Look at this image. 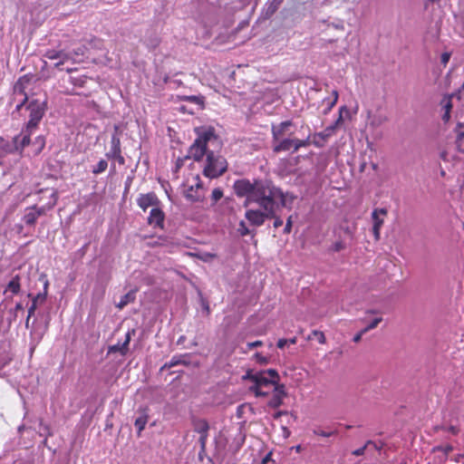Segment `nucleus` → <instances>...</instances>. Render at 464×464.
<instances>
[{"mask_svg": "<svg viewBox=\"0 0 464 464\" xmlns=\"http://www.w3.org/2000/svg\"><path fill=\"white\" fill-rule=\"evenodd\" d=\"M294 150V139H280L279 140H274L273 150L275 152L288 151Z\"/></svg>", "mask_w": 464, "mask_h": 464, "instance_id": "obj_18", "label": "nucleus"}, {"mask_svg": "<svg viewBox=\"0 0 464 464\" xmlns=\"http://www.w3.org/2000/svg\"><path fill=\"white\" fill-rule=\"evenodd\" d=\"M111 159L117 160L119 162V164H121V165H124L125 164V159L121 155V151L117 153L116 155H114Z\"/></svg>", "mask_w": 464, "mask_h": 464, "instance_id": "obj_44", "label": "nucleus"}, {"mask_svg": "<svg viewBox=\"0 0 464 464\" xmlns=\"http://www.w3.org/2000/svg\"><path fill=\"white\" fill-rule=\"evenodd\" d=\"M223 197V190L220 188H216L211 193V200L216 204Z\"/></svg>", "mask_w": 464, "mask_h": 464, "instance_id": "obj_35", "label": "nucleus"}, {"mask_svg": "<svg viewBox=\"0 0 464 464\" xmlns=\"http://www.w3.org/2000/svg\"><path fill=\"white\" fill-rule=\"evenodd\" d=\"M186 355L173 356L169 362H166L164 367L171 368L179 364H187Z\"/></svg>", "mask_w": 464, "mask_h": 464, "instance_id": "obj_28", "label": "nucleus"}, {"mask_svg": "<svg viewBox=\"0 0 464 464\" xmlns=\"http://www.w3.org/2000/svg\"><path fill=\"white\" fill-rule=\"evenodd\" d=\"M365 333H362V330H361L357 334H355L353 336V342L355 343H358L361 341L362 339V336Z\"/></svg>", "mask_w": 464, "mask_h": 464, "instance_id": "obj_50", "label": "nucleus"}, {"mask_svg": "<svg viewBox=\"0 0 464 464\" xmlns=\"http://www.w3.org/2000/svg\"><path fill=\"white\" fill-rule=\"evenodd\" d=\"M14 309H15V311L23 310V305H22V304H20V303L16 304V305H15Z\"/></svg>", "mask_w": 464, "mask_h": 464, "instance_id": "obj_55", "label": "nucleus"}, {"mask_svg": "<svg viewBox=\"0 0 464 464\" xmlns=\"http://www.w3.org/2000/svg\"><path fill=\"white\" fill-rule=\"evenodd\" d=\"M205 193L206 189L198 176L193 177L192 183L184 191L186 198L190 202H202Z\"/></svg>", "mask_w": 464, "mask_h": 464, "instance_id": "obj_8", "label": "nucleus"}, {"mask_svg": "<svg viewBox=\"0 0 464 464\" xmlns=\"http://www.w3.org/2000/svg\"><path fill=\"white\" fill-rule=\"evenodd\" d=\"M208 437V434L199 435L198 442L200 444V453H203L206 450V445H207Z\"/></svg>", "mask_w": 464, "mask_h": 464, "instance_id": "obj_40", "label": "nucleus"}, {"mask_svg": "<svg viewBox=\"0 0 464 464\" xmlns=\"http://www.w3.org/2000/svg\"><path fill=\"white\" fill-rule=\"evenodd\" d=\"M312 143L311 136L305 140L294 139V151H297L302 147H308Z\"/></svg>", "mask_w": 464, "mask_h": 464, "instance_id": "obj_31", "label": "nucleus"}, {"mask_svg": "<svg viewBox=\"0 0 464 464\" xmlns=\"http://www.w3.org/2000/svg\"><path fill=\"white\" fill-rule=\"evenodd\" d=\"M227 169L226 159L213 151L207 153V161L203 174L209 179H216L221 176Z\"/></svg>", "mask_w": 464, "mask_h": 464, "instance_id": "obj_5", "label": "nucleus"}, {"mask_svg": "<svg viewBox=\"0 0 464 464\" xmlns=\"http://www.w3.org/2000/svg\"><path fill=\"white\" fill-rule=\"evenodd\" d=\"M443 120L448 121L450 119V112L449 111H446L445 114L443 115Z\"/></svg>", "mask_w": 464, "mask_h": 464, "instance_id": "obj_54", "label": "nucleus"}, {"mask_svg": "<svg viewBox=\"0 0 464 464\" xmlns=\"http://www.w3.org/2000/svg\"><path fill=\"white\" fill-rule=\"evenodd\" d=\"M44 57L49 60H58V62L55 63V67L57 68L72 58L70 53L54 49L46 51Z\"/></svg>", "mask_w": 464, "mask_h": 464, "instance_id": "obj_12", "label": "nucleus"}, {"mask_svg": "<svg viewBox=\"0 0 464 464\" xmlns=\"http://www.w3.org/2000/svg\"><path fill=\"white\" fill-rule=\"evenodd\" d=\"M273 218H275V221H274V227H275L276 228H277V227H281V226L283 225V219H282L281 218L276 217V216L275 215V217H274Z\"/></svg>", "mask_w": 464, "mask_h": 464, "instance_id": "obj_45", "label": "nucleus"}, {"mask_svg": "<svg viewBox=\"0 0 464 464\" xmlns=\"http://www.w3.org/2000/svg\"><path fill=\"white\" fill-rule=\"evenodd\" d=\"M296 343V338L288 339V343L295 344Z\"/></svg>", "mask_w": 464, "mask_h": 464, "instance_id": "obj_57", "label": "nucleus"}, {"mask_svg": "<svg viewBox=\"0 0 464 464\" xmlns=\"http://www.w3.org/2000/svg\"><path fill=\"white\" fill-rule=\"evenodd\" d=\"M450 108H451L450 103H448V104L446 105V111H450Z\"/></svg>", "mask_w": 464, "mask_h": 464, "instance_id": "obj_60", "label": "nucleus"}, {"mask_svg": "<svg viewBox=\"0 0 464 464\" xmlns=\"http://www.w3.org/2000/svg\"><path fill=\"white\" fill-rule=\"evenodd\" d=\"M265 463H266V459H264V461H263V464H265Z\"/></svg>", "mask_w": 464, "mask_h": 464, "instance_id": "obj_63", "label": "nucleus"}, {"mask_svg": "<svg viewBox=\"0 0 464 464\" xmlns=\"http://www.w3.org/2000/svg\"><path fill=\"white\" fill-rule=\"evenodd\" d=\"M368 124L370 127L373 129H377L381 127L382 124L388 121V117L384 113L382 112H372L368 111L367 112Z\"/></svg>", "mask_w": 464, "mask_h": 464, "instance_id": "obj_14", "label": "nucleus"}, {"mask_svg": "<svg viewBox=\"0 0 464 464\" xmlns=\"http://www.w3.org/2000/svg\"><path fill=\"white\" fill-rule=\"evenodd\" d=\"M84 50L85 48L84 47H81V48H78L77 50L74 51V54L75 55H83L84 54Z\"/></svg>", "mask_w": 464, "mask_h": 464, "instance_id": "obj_51", "label": "nucleus"}, {"mask_svg": "<svg viewBox=\"0 0 464 464\" xmlns=\"http://www.w3.org/2000/svg\"><path fill=\"white\" fill-rule=\"evenodd\" d=\"M33 81L28 75H24L18 79L14 86L13 100L16 102L15 109L20 111L21 108L28 102L26 109L29 111V121L27 123V130L34 129L42 118L44 117L46 110L45 98H31Z\"/></svg>", "mask_w": 464, "mask_h": 464, "instance_id": "obj_1", "label": "nucleus"}, {"mask_svg": "<svg viewBox=\"0 0 464 464\" xmlns=\"http://www.w3.org/2000/svg\"><path fill=\"white\" fill-rule=\"evenodd\" d=\"M328 138H330V135L324 130L313 135L312 143L317 148H322Z\"/></svg>", "mask_w": 464, "mask_h": 464, "instance_id": "obj_20", "label": "nucleus"}, {"mask_svg": "<svg viewBox=\"0 0 464 464\" xmlns=\"http://www.w3.org/2000/svg\"><path fill=\"white\" fill-rule=\"evenodd\" d=\"M38 303H42L41 302V298H37V295H35L34 298H33V303H32V305L29 307L28 309V316H27V319H26V322H25V327L28 328L29 327V320H30V317L34 314L36 308H37V304Z\"/></svg>", "mask_w": 464, "mask_h": 464, "instance_id": "obj_30", "label": "nucleus"}, {"mask_svg": "<svg viewBox=\"0 0 464 464\" xmlns=\"http://www.w3.org/2000/svg\"><path fill=\"white\" fill-rule=\"evenodd\" d=\"M337 101H338V92H337V91L334 90V91H333L331 97H327V98L324 99L322 102L323 104L325 106V108L324 110V114H327L333 109V107L335 105Z\"/></svg>", "mask_w": 464, "mask_h": 464, "instance_id": "obj_21", "label": "nucleus"}, {"mask_svg": "<svg viewBox=\"0 0 464 464\" xmlns=\"http://www.w3.org/2000/svg\"><path fill=\"white\" fill-rule=\"evenodd\" d=\"M213 138L214 133L210 130L199 133L188 150V157L196 161L201 160L209 152L207 150V144Z\"/></svg>", "mask_w": 464, "mask_h": 464, "instance_id": "obj_6", "label": "nucleus"}, {"mask_svg": "<svg viewBox=\"0 0 464 464\" xmlns=\"http://www.w3.org/2000/svg\"><path fill=\"white\" fill-rule=\"evenodd\" d=\"M371 444H372V441H368L364 446H362V447H361V448H359V449H357V450H354L353 451V454L354 456H362V455H363V454H364V452H365L366 448H367L369 445H371Z\"/></svg>", "mask_w": 464, "mask_h": 464, "instance_id": "obj_41", "label": "nucleus"}, {"mask_svg": "<svg viewBox=\"0 0 464 464\" xmlns=\"http://www.w3.org/2000/svg\"><path fill=\"white\" fill-rule=\"evenodd\" d=\"M147 422H148V416L146 414H141L135 420L134 425L138 430L139 436L140 435L141 431L144 430Z\"/></svg>", "mask_w": 464, "mask_h": 464, "instance_id": "obj_29", "label": "nucleus"}, {"mask_svg": "<svg viewBox=\"0 0 464 464\" xmlns=\"http://www.w3.org/2000/svg\"><path fill=\"white\" fill-rule=\"evenodd\" d=\"M266 195V191L261 192L260 197L255 196L254 202L256 203L261 209H248L246 211L245 218L247 219L250 225L255 227L262 226L266 219L272 218L275 217V212L279 207L285 206V195L283 191L277 192L271 195L268 192Z\"/></svg>", "mask_w": 464, "mask_h": 464, "instance_id": "obj_2", "label": "nucleus"}, {"mask_svg": "<svg viewBox=\"0 0 464 464\" xmlns=\"http://www.w3.org/2000/svg\"><path fill=\"white\" fill-rule=\"evenodd\" d=\"M189 101H196L198 98L196 96H190L188 98Z\"/></svg>", "mask_w": 464, "mask_h": 464, "instance_id": "obj_59", "label": "nucleus"}, {"mask_svg": "<svg viewBox=\"0 0 464 464\" xmlns=\"http://www.w3.org/2000/svg\"><path fill=\"white\" fill-rule=\"evenodd\" d=\"M343 111H345V112H348L346 107L343 106L340 108V114H339V117L338 119L336 120V121L328 126L327 128L324 129V130L330 135V137L334 134V130H336L337 126L343 121Z\"/></svg>", "mask_w": 464, "mask_h": 464, "instance_id": "obj_26", "label": "nucleus"}, {"mask_svg": "<svg viewBox=\"0 0 464 464\" xmlns=\"http://www.w3.org/2000/svg\"><path fill=\"white\" fill-rule=\"evenodd\" d=\"M387 215V210L385 208H376L372 213V218L373 220V226L380 227L383 225L384 219L383 217Z\"/></svg>", "mask_w": 464, "mask_h": 464, "instance_id": "obj_19", "label": "nucleus"}, {"mask_svg": "<svg viewBox=\"0 0 464 464\" xmlns=\"http://www.w3.org/2000/svg\"><path fill=\"white\" fill-rule=\"evenodd\" d=\"M134 300H135V292L134 291H130L129 293H127L126 295L121 296L120 302L117 304V307L119 309H122L127 304H129L130 303H133Z\"/></svg>", "mask_w": 464, "mask_h": 464, "instance_id": "obj_25", "label": "nucleus"}, {"mask_svg": "<svg viewBox=\"0 0 464 464\" xmlns=\"http://www.w3.org/2000/svg\"><path fill=\"white\" fill-rule=\"evenodd\" d=\"M131 333L129 331L125 335L123 343H118L114 345L110 346L109 353H120L121 355H125L129 350V343L130 342Z\"/></svg>", "mask_w": 464, "mask_h": 464, "instance_id": "obj_17", "label": "nucleus"}, {"mask_svg": "<svg viewBox=\"0 0 464 464\" xmlns=\"http://www.w3.org/2000/svg\"><path fill=\"white\" fill-rule=\"evenodd\" d=\"M293 217L290 216L288 217L287 220H286V224H285V227L284 228V233L285 234H289L291 233V230H292V224H293Z\"/></svg>", "mask_w": 464, "mask_h": 464, "instance_id": "obj_42", "label": "nucleus"}, {"mask_svg": "<svg viewBox=\"0 0 464 464\" xmlns=\"http://www.w3.org/2000/svg\"><path fill=\"white\" fill-rule=\"evenodd\" d=\"M263 392H266V393L263 397H266L269 395L271 392H273V388H263Z\"/></svg>", "mask_w": 464, "mask_h": 464, "instance_id": "obj_53", "label": "nucleus"}, {"mask_svg": "<svg viewBox=\"0 0 464 464\" xmlns=\"http://www.w3.org/2000/svg\"><path fill=\"white\" fill-rule=\"evenodd\" d=\"M284 0H268L266 5V14L272 15L279 8Z\"/></svg>", "mask_w": 464, "mask_h": 464, "instance_id": "obj_24", "label": "nucleus"}, {"mask_svg": "<svg viewBox=\"0 0 464 464\" xmlns=\"http://www.w3.org/2000/svg\"><path fill=\"white\" fill-rule=\"evenodd\" d=\"M440 158L444 160H446V152H441Z\"/></svg>", "mask_w": 464, "mask_h": 464, "instance_id": "obj_58", "label": "nucleus"}, {"mask_svg": "<svg viewBox=\"0 0 464 464\" xmlns=\"http://www.w3.org/2000/svg\"><path fill=\"white\" fill-rule=\"evenodd\" d=\"M16 150H19L18 137H14L11 140L0 137V160L8 154L16 152Z\"/></svg>", "mask_w": 464, "mask_h": 464, "instance_id": "obj_10", "label": "nucleus"}, {"mask_svg": "<svg viewBox=\"0 0 464 464\" xmlns=\"http://www.w3.org/2000/svg\"><path fill=\"white\" fill-rule=\"evenodd\" d=\"M272 397L267 402L270 408L276 409L283 404V401L286 396V392L284 384L275 385L272 387Z\"/></svg>", "mask_w": 464, "mask_h": 464, "instance_id": "obj_9", "label": "nucleus"}, {"mask_svg": "<svg viewBox=\"0 0 464 464\" xmlns=\"http://www.w3.org/2000/svg\"><path fill=\"white\" fill-rule=\"evenodd\" d=\"M293 122L291 121H282L278 125L272 126L273 140H279L288 133V130L292 127Z\"/></svg>", "mask_w": 464, "mask_h": 464, "instance_id": "obj_15", "label": "nucleus"}, {"mask_svg": "<svg viewBox=\"0 0 464 464\" xmlns=\"http://www.w3.org/2000/svg\"><path fill=\"white\" fill-rule=\"evenodd\" d=\"M165 215L163 211L158 208H152L148 218V223L155 227H163Z\"/></svg>", "mask_w": 464, "mask_h": 464, "instance_id": "obj_13", "label": "nucleus"}, {"mask_svg": "<svg viewBox=\"0 0 464 464\" xmlns=\"http://www.w3.org/2000/svg\"><path fill=\"white\" fill-rule=\"evenodd\" d=\"M118 130H119V127L115 126L114 127L115 132L111 135V150L109 152L106 153L107 158H111L114 155H116L117 153L121 151V140L118 135Z\"/></svg>", "mask_w": 464, "mask_h": 464, "instance_id": "obj_16", "label": "nucleus"}, {"mask_svg": "<svg viewBox=\"0 0 464 464\" xmlns=\"http://www.w3.org/2000/svg\"><path fill=\"white\" fill-rule=\"evenodd\" d=\"M462 89L464 90V82H463V84H462Z\"/></svg>", "mask_w": 464, "mask_h": 464, "instance_id": "obj_61", "label": "nucleus"}, {"mask_svg": "<svg viewBox=\"0 0 464 464\" xmlns=\"http://www.w3.org/2000/svg\"><path fill=\"white\" fill-rule=\"evenodd\" d=\"M260 345H262V342L261 341H255V342L247 343V347L249 349H253V348L258 347Z\"/></svg>", "mask_w": 464, "mask_h": 464, "instance_id": "obj_47", "label": "nucleus"}, {"mask_svg": "<svg viewBox=\"0 0 464 464\" xmlns=\"http://www.w3.org/2000/svg\"><path fill=\"white\" fill-rule=\"evenodd\" d=\"M256 356L258 362H260L261 363L266 362V359L265 357L261 356L259 353H256Z\"/></svg>", "mask_w": 464, "mask_h": 464, "instance_id": "obj_52", "label": "nucleus"}, {"mask_svg": "<svg viewBox=\"0 0 464 464\" xmlns=\"http://www.w3.org/2000/svg\"><path fill=\"white\" fill-rule=\"evenodd\" d=\"M21 285H20V276L16 275L12 278V280L8 283L5 293L10 291L13 295H17L20 292Z\"/></svg>", "mask_w": 464, "mask_h": 464, "instance_id": "obj_23", "label": "nucleus"}, {"mask_svg": "<svg viewBox=\"0 0 464 464\" xmlns=\"http://www.w3.org/2000/svg\"><path fill=\"white\" fill-rule=\"evenodd\" d=\"M288 343L287 339H279L277 342V347L283 349Z\"/></svg>", "mask_w": 464, "mask_h": 464, "instance_id": "obj_49", "label": "nucleus"}, {"mask_svg": "<svg viewBox=\"0 0 464 464\" xmlns=\"http://www.w3.org/2000/svg\"><path fill=\"white\" fill-rule=\"evenodd\" d=\"M314 434L315 435H318V436H322V437H330L332 435H334L336 433L335 430H332V431H325V430H323L321 429H314L313 430Z\"/></svg>", "mask_w": 464, "mask_h": 464, "instance_id": "obj_39", "label": "nucleus"}, {"mask_svg": "<svg viewBox=\"0 0 464 464\" xmlns=\"http://www.w3.org/2000/svg\"><path fill=\"white\" fill-rule=\"evenodd\" d=\"M265 463H266V459H264V461H263V464H265Z\"/></svg>", "mask_w": 464, "mask_h": 464, "instance_id": "obj_62", "label": "nucleus"}, {"mask_svg": "<svg viewBox=\"0 0 464 464\" xmlns=\"http://www.w3.org/2000/svg\"><path fill=\"white\" fill-rule=\"evenodd\" d=\"M372 231H373V235H374L375 239L378 240L380 238L381 227L373 226Z\"/></svg>", "mask_w": 464, "mask_h": 464, "instance_id": "obj_48", "label": "nucleus"}, {"mask_svg": "<svg viewBox=\"0 0 464 464\" xmlns=\"http://www.w3.org/2000/svg\"><path fill=\"white\" fill-rule=\"evenodd\" d=\"M193 429L194 431L199 435L208 434L209 430V425L205 420H194Z\"/></svg>", "mask_w": 464, "mask_h": 464, "instance_id": "obj_22", "label": "nucleus"}, {"mask_svg": "<svg viewBox=\"0 0 464 464\" xmlns=\"http://www.w3.org/2000/svg\"><path fill=\"white\" fill-rule=\"evenodd\" d=\"M242 378L251 382L248 391L253 392L255 396H264L266 392H263V388H272L275 385H280L279 374L274 369L256 372L247 371Z\"/></svg>", "mask_w": 464, "mask_h": 464, "instance_id": "obj_4", "label": "nucleus"}, {"mask_svg": "<svg viewBox=\"0 0 464 464\" xmlns=\"http://www.w3.org/2000/svg\"><path fill=\"white\" fill-rule=\"evenodd\" d=\"M312 335L316 337L317 341L319 342V343H325L326 342V338H325V335L323 332L321 331H317V330H314L312 332Z\"/></svg>", "mask_w": 464, "mask_h": 464, "instance_id": "obj_38", "label": "nucleus"}, {"mask_svg": "<svg viewBox=\"0 0 464 464\" xmlns=\"http://www.w3.org/2000/svg\"><path fill=\"white\" fill-rule=\"evenodd\" d=\"M345 246L344 244L342 242V241H337L335 242L334 245H333V247L332 249L334 251V252H339L343 249H344Z\"/></svg>", "mask_w": 464, "mask_h": 464, "instance_id": "obj_43", "label": "nucleus"}, {"mask_svg": "<svg viewBox=\"0 0 464 464\" xmlns=\"http://www.w3.org/2000/svg\"><path fill=\"white\" fill-rule=\"evenodd\" d=\"M137 204L140 208L146 211L150 207L155 208L159 204V199L153 192L140 194L137 198Z\"/></svg>", "mask_w": 464, "mask_h": 464, "instance_id": "obj_11", "label": "nucleus"}, {"mask_svg": "<svg viewBox=\"0 0 464 464\" xmlns=\"http://www.w3.org/2000/svg\"><path fill=\"white\" fill-rule=\"evenodd\" d=\"M18 137V140L20 139V136H17ZM30 143V133L29 134H26L24 136H23V138L21 139V140L19 141L18 140V147H19V150H16V152H18L19 154L22 153V150L23 149L27 146L28 144Z\"/></svg>", "mask_w": 464, "mask_h": 464, "instance_id": "obj_34", "label": "nucleus"}, {"mask_svg": "<svg viewBox=\"0 0 464 464\" xmlns=\"http://www.w3.org/2000/svg\"><path fill=\"white\" fill-rule=\"evenodd\" d=\"M108 162L105 160H101L92 169V173L95 175L101 174L106 170Z\"/></svg>", "mask_w": 464, "mask_h": 464, "instance_id": "obj_32", "label": "nucleus"}, {"mask_svg": "<svg viewBox=\"0 0 464 464\" xmlns=\"http://www.w3.org/2000/svg\"><path fill=\"white\" fill-rule=\"evenodd\" d=\"M233 188L237 196L246 197L244 204L245 207H246L249 203L254 202L253 198H255L256 195H257V198H259L260 196L258 194L261 195V192L266 191V195H268V191L271 195H274L282 191L270 181L255 180L253 183H251L248 179H246L235 181Z\"/></svg>", "mask_w": 464, "mask_h": 464, "instance_id": "obj_3", "label": "nucleus"}, {"mask_svg": "<svg viewBox=\"0 0 464 464\" xmlns=\"http://www.w3.org/2000/svg\"><path fill=\"white\" fill-rule=\"evenodd\" d=\"M450 54L449 53H444L441 54V63L446 65L450 61Z\"/></svg>", "mask_w": 464, "mask_h": 464, "instance_id": "obj_46", "label": "nucleus"}, {"mask_svg": "<svg viewBox=\"0 0 464 464\" xmlns=\"http://www.w3.org/2000/svg\"><path fill=\"white\" fill-rule=\"evenodd\" d=\"M457 131V140L456 145L459 151L464 152V148L462 147L461 141L464 139V124L459 123L456 129Z\"/></svg>", "mask_w": 464, "mask_h": 464, "instance_id": "obj_27", "label": "nucleus"}, {"mask_svg": "<svg viewBox=\"0 0 464 464\" xmlns=\"http://www.w3.org/2000/svg\"><path fill=\"white\" fill-rule=\"evenodd\" d=\"M52 198H53V201L52 204H50L48 207L43 206V207H28L24 209V213L23 216V221L26 226H34L38 218L44 215L47 210L51 209L57 201V195L55 192L52 194Z\"/></svg>", "mask_w": 464, "mask_h": 464, "instance_id": "obj_7", "label": "nucleus"}, {"mask_svg": "<svg viewBox=\"0 0 464 464\" xmlns=\"http://www.w3.org/2000/svg\"><path fill=\"white\" fill-rule=\"evenodd\" d=\"M296 452H300L302 448H301V445H297L295 447L293 448Z\"/></svg>", "mask_w": 464, "mask_h": 464, "instance_id": "obj_56", "label": "nucleus"}, {"mask_svg": "<svg viewBox=\"0 0 464 464\" xmlns=\"http://www.w3.org/2000/svg\"><path fill=\"white\" fill-rule=\"evenodd\" d=\"M382 321V317L374 318L366 327L362 329V333H367L377 327V325Z\"/></svg>", "mask_w": 464, "mask_h": 464, "instance_id": "obj_36", "label": "nucleus"}, {"mask_svg": "<svg viewBox=\"0 0 464 464\" xmlns=\"http://www.w3.org/2000/svg\"><path fill=\"white\" fill-rule=\"evenodd\" d=\"M40 280L44 281V292L37 295V298H41V302H44L47 296V290L49 286V281L46 279L44 275L40 276Z\"/></svg>", "mask_w": 464, "mask_h": 464, "instance_id": "obj_33", "label": "nucleus"}, {"mask_svg": "<svg viewBox=\"0 0 464 464\" xmlns=\"http://www.w3.org/2000/svg\"><path fill=\"white\" fill-rule=\"evenodd\" d=\"M237 232L241 235V236H247L250 234V230L248 229V227H246L245 221L241 220L238 224V228H237Z\"/></svg>", "mask_w": 464, "mask_h": 464, "instance_id": "obj_37", "label": "nucleus"}]
</instances>
